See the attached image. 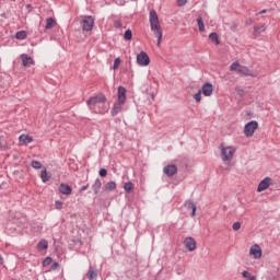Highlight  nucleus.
Listing matches in <instances>:
<instances>
[{"label":"nucleus","instance_id":"f257e3e1","mask_svg":"<svg viewBox=\"0 0 280 280\" xmlns=\"http://www.w3.org/2000/svg\"><path fill=\"white\" fill-rule=\"evenodd\" d=\"M149 23L151 26V32L158 37V45H161L163 38V31H161V23L159 22V14L156 10H151L149 13Z\"/></svg>","mask_w":280,"mask_h":280},{"label":"nucleus","instance_id":"f03ea898","mask_svg":"<svg viewBox=\"0 0 280 280\" xmlns=\"http://www.w3.org/2000/svg\"><path fill=\"white\" fill-rule=\"evenodd\" d=\"M230 71H236V73L243 78H257V73L253 72L248 67L240 65V61H234L230 66Z\"/></svg>","mask_w":280,"mask_h":280},{"label":"nucleus","instance_id":"7ed1b4c3","mask_svg":"<svg viewBox=\"0 0 280 280\" xmlns=\"http://www.w3.org/2000/svg\"><path fill=\"white\" fill-rule=\"evenodd\" d=\"M220 150H221V159L223 162L233 161V154H235L236 152L235 147H224L223 144H221Z\"/></svg>","mask_w":280,"mask_h":280},{"label":"nucleus","instance_id":"20e7f679","mask_svg":"<svg viewBox=\"0 0 280 280\" xmlns=\"http://www.w3.org/2000/svg\"><path fill=\"white\" fill-rule=\"evenodd\" d=\"M106 96L104 94H98L96 96H92L86 101L88 106L93 108V106H97V104H105Z\"/></svg>","mask_w":280,"mask_h":280},{"label":"nucleus","instance_id":"39448f33","mask_svg":"<svg viewBox=\"0 0 280 280\" xmlns=\"http://www.w3.org/2000/svg\"><path fill=\"white\" fill-rule=\"evenodd\" d=\"M259 128V124L256 120H252L245 125L244 135L245 137H253L255 135V130Z\"/></svg>","mask_w":280,"mask_h":280},{"label":"nucleus","instance_id":"423d86ee","mask_svg":"<svg viewBox=\"0 0 280 280\" xmlns=\"http://www.w3.org/2000/svg\"><path fill=\"white\" fill-rule=\"evenodd\" d=\"M95 25V19L93 16L88 15L82 20V30L83 32H91Z\"/></svg>","mask_w":280,"mask_h":280},{"label":"nucleus","instance_id":"0eeeda50","mask_svg":"<svg viewBox=\"0 0 280 280\" xmlns=\"http://www.w3.org/2000/svg\"><path fill=\"white\" fill-rule=\"evenodd\" d=\"M189 160L187 159H183L179 162L178 167L176 168V172H179V174H182V176L179 177V180H183V178H185V174H187L188 170H189Z\"/></svg>","mask_w":280,"mask_h":280},{"label":"nucleus","instance_id":"6e6552de","mask_svg":"<svg viewBox=\"0 0 280 280\" xmlns=\"http://www.w3.org/2000/svg\"><path fill=\"white\" fill-rule=\"evenodd\" d=\"M137 62L140 67H148V65H150V57L148 56V52L141 51L138 54Z\"/></svg>","mask_w":280,"mask_h":280},{"label":"nucleus","instance_id":"1a4fd4ad","mask_svg":"<svg viewBox=\"0 0 280 280\" xmlns=\"http://www.w3.org/2000/svg\"><path fill=\"white\" fill-rule=\"evenodd\" d=\"M184 246L185 248H187V250H189L190 253H194V250H196L197 248L196 240L191 236L186 237L184 240Z\"/></svg>","mask_w":280,"mask_h":280},{"label":"nucleus","instance_id":"9d476101","mask_svg":"<svg viewBox=\"0 0 280 280\" xmlns=\"http://www.w3.org/2000/svg\"><path fill=\"white\" fill-rule=\"evenodd\" d=\"M200 91L206 97H211V95H213V84L207 82L202 85Z\"/></svg>","mask_w":280,"mask_h":280},{"label":"nucleus","instance_id":"9b49d317","mask_svg":"<svg viewBox=\"0 0 280 280\" xmlns=\"http://www.w3.org/2000/svg\"><path fill=\"white\" fill-rule=\"evenodd\" d=\"M272 182V178L270 177H265L258 185L257 187V191L261 192V191H266V189H268V187H270V183Z\"/></svg>","mask_w":280,"mask_h":280},{"label":"nucleus","instance_id":"f8f14e48","mask_svg":"<svg viewBox=\"0 0 280 280\" xmlns=\"http://www.w3.org/2000/svg\"><path fill=\"white\" fill-rule=\"evenodd\" d=\"M163 172L166 176H168V178H172V176L176 175V164L166 165L163 168Z\"/></svg>","mask_w":280,"mask_h":280},{"label":"nucleus","instance_id":"ddd939ff","mask_svg":"<svg viewBox=\"0 0 280 280\" xmlns=\"http://www.w3.org/2000/svg\"><path fill=\"white\" fill-rule=\"evenodd\" d=\"M73 189L68 184H60L59 185V194H62L63 196H71Z\"/></svg>","mask_w":280,"mask_h":280},{"label":"nucleus","instance_id":"4468645a","mask_svg":"<svg viewBox=\"0 0 280 280\" xmlns=\"http://www.w3.org/2000/svg\"><path fill=\"white\" fill-rule=\"evenodd\" d=\"M121 108H124V103L117 101L114 103V106L112 108V117H117L119 113H121Z\"/></svg>","mask_w":280,"mask_h":280},{"label":"nucleus","instance_id":"2eb2a0df","mask_svg":"<svg viewBox=\"0 0 280 280\" xmlns=\"http://www.w3.org/2000/svg\"><path fill=\"white\" fill-rule=\"evenodd\" d=\"M21 60H22L23 67H32V65H34V59L30 57L27 54H22Z\"/></svg>","mask_w":280,"mask_h":280},{"label":"nucleus","instance_id":"dca6fc26","mask_svg":"<svg viewBox=\"0 0 280 280\" xmlns=\"http://www.w3.org/2000/svg\"><path fill=\"white\" fill-rule=\"evenodd\" d=\"M249 254H252L255 259H261V247H259V245H253L249 249Z\"/></svg>","mask_w":280,"mask_h":280},{"label":"nucleus","instance_id":"f3484780","mask_svg":"<svg viewBox=\"0 0 280 280\" xmlns=\"http://www.w3.org/2000/svg\"><path fill=\"white\" fill-rule=\"evenodd\" d=\"M118 102L126 104V88L118 86Z\"/></svg>","mask_w":280,"mask_h":280},{"label":"nucleus","instance_id":"a211bd4d","mask_svg":"<svg viewBox=\"0 0 280 280\" xmlns=\"http://www.w3.org/2000/svg\"><path fill=\"white\" fill-rule=\"evenodd\" d=\"M261 32H266V25H255L254 26V32H253V36H255V38L261 36Z\"/></svg>","mask_w":280,"mask_h":280},{"label":"nucleus","instance_id":"6ab92c4d","mask_svg":"<svg viewBox=\"0 0 280 280\" xmlns=\"http://www.w3.org/2000/svg\"><path fill=\"white\" fill-rule=\"evenodd\" d=\"M19 141L20 143H24V145H27V143H32V141H34V138L28 135H21Z\"/></svg>","mask_w":280,"mask_h":280},{"label":"nucleus","instance_id":"aec40b11","mask_svg":"<svg viewBox=\"0 0 280 280\" xmlns=\"http://www.w3.org/2000/svg\"><path fill=\"white\" fill-rule=\"evenodd\" d=\"M92 189L95 196H97V194H100V189H102V179H95L94 184L92 185Z\"/></svg>","mask_w":280,"mask_h":280},{"label":"nucleus","instance_id":"412c9836","mask_svg":"<svg viewBox=\"0 0 280 280\" xmlns=\"http://www.w3.org/2000/svg\"><path fill=\"white\" fill-rule=\"evenodd\" d=\"M51 178V175L47 173V168H43L40 172V179L44 183H49V179Z\"/></svg>","mask_w":280,"mask_h":280},{"label":"nucleus","instance_id":"4be33fe9","mask_svg":"<svg viewBox=\"0 0 280 280\" xmlns=\"http://www.w3.org/2000/svg\"><path fill=\"white\" fill-rule=\"evenodd\" d=\"M86 277L90 280H95V279H97V271L93 270V267H90L86 272Z\"/></svg>","mask_w":280,"mask_h":280},{"label":"nucleus","instance_id":"5701e85b","mask_svg":"<svg viewBox=\"0 0 280 280\" xmlns=\"http://www.w3.org/2000/svg\"><path fill=\"white\" fill-rule=\"evenodd\" d=\"M115 189H117V183L114 180H110L105 185V191H113Z\"/></svg>","mask_w":280,"mask_h":280},{"label":"nucleus","instance_id":"b1692460","mask_svg":"<svg viewBox=\"0 0 280 280\" xmlns=\"http://www.w3.org/2000/svg\"><path fill=\"white\" fill-rule=\"evenodd\" d=\"M185 207L191 209V217L196 215V203L194 201H186Z\"/></svg>","mask_w":280,"mask_h":280},{"label":"nucleus","instance_id":"393cba45","mask_svg":"<svg viewBox=\"0 0 280 280\" xmlns=\"http://www.w3.org/2000/svg\"><path fill=\"white\" fill-rule=\"evenodd\" d=\"M37 248H39V250H47V248H49V243L45 240H42L38 242Z\"/></svg>","mask_w":280,"mask_h":280},{"label":"nucleus","instance_id":"a878e982","mask_svg":"<svg viewBox=\"0 0 280 280\" xmlns=\"http://www.w3.org/2000/svg\"><path fill=\"white\" fill-rule=\"evenodd\" d=\"M56 25V20L54 18H48L46 20V26L45 30H51Z\"/></svg>","mask_w":280,"mask_h":280},{"label":"nucleus","instance_id":"bb28decb","mask_svg":"<svg viewBox=\"0 0 280 280\" xmlns=\"http://www.w3.org/2000/svg\"><path fill=\"white\" fill-rule=\"evenodd\" d=\"M15 38L18 40H25V38H27V32L25 31H19L16 34H15Z\"/></svg>","mask_w":280,"mask_h":280},{"label":"nucleus","instance_id":"cd10ccee","mask_svg":"<svg viewBox=\"0 0 280 280\" xmlns=\"http://www.w3.org/2000/svg\"><path fill=\"white\" fill-rule=\"evenodd\" d=\"M209 40H211V43H214L215 45H220V38L218 37V33H211L209 35Z\"/></svg>","mask_w":280,"mask_h":280},{"label":"nucleus","instance_id":"c85d7f7f","mask_svg":"<svg viewBox=\"0 0 280 280\" xmlns=\"http://www.w3.org/2000/svg\"><path fill=\"white\" fill-rule=\"evenodd\" d=\"M124 189L127 191V194H130V191L135 189V184H132V182H127L124 185Z\"/></svg>","mask_w":280,"mask_h":280},{"label":"nucleus","instance_id":"c756f323","mask_svg":"<svg viewBox=\"0 0 280 280\" xmlns=\"http://www.w3.org/2000/svg\"><path fill=\"white\" fill-rule=\"evenodd\" d=\"M31 167H33V170H40L43 167V164L40 163V161L33 160L31 162Z\"/></svg>","mask_w":280,"mask_h":280},{"label":"nucleus","instance_id":"7c9ffc66","mask_svg":"<svg viewBox=\"0 0 280 280\" xmlns=\"http://www.w3.org/2000/svg\"><path fill=\"white\" fill-rule=\"evenodd\" d=\"M197 23H198L199 32H205V23L202 22L201 16L197 18Z\"/></svg>","mask_w":280,"mask_h":280},{"label":"nucleus","instance_id":"2f4dec72","mask_svg":"<svg viewBox=\"0 0 280 280\" xmlns=\"http://www.w3.org/2000/svg\"><path fill=\"white\" fill-rule=\"evenodd\" d=\"M125 40H132V31L128 28L124 34Z\"/></svg>","mask_w":280,"mask_h":280},{"label":"nucleus","instance_id":"473e14b6","mask_svg":"<svg viewBox=\"0 0 280 280\" xmlns=\"http://www.w3.org/2000/svg\"><path fill=\"white\" fill-rule=\"evenodd\" d=\"M194 100H196V102H201V100H202V90H199V92H197L194 95Z\"/></svg>","mask_w":280,"mask_h":280},{"label":"nucleus","instance_id":"72a5a7b5","mask_svg":"<svg viewBox=\"0 0 280 280\" xmlns=\"http://www.w3.org/2000/svg\"><path fill=\"white\" fill-rule=\"evenodd\" d=\"M119 65H121V59L118 57L114 60V66H113V69L114 70H117L119 69Z\"/></svg>","mask_w":280,"mask_h":280},{"label":"nucleus","instance_id":"f704fd0d","mask_svg":"<svg viewBox=\"0 0 280 280\" xmlns=\"http://www.w3.org/2000/svg\"><path fill=\"white\" fill-rule=\"evenodd\" d=\"M98 174L101 178H106V176L108 175V171L106 168H101Z\"/></svg>","mask_w":280,"mask_h":280},{"label":"nucleus","instance_id":"c9c22d12","mask_svg":"<svg viewBox=\"0 0 280 280\" xmlns=\"http://www.w3.org/2000/svg\"><path fill=\"white\" fill-rule=\"evenodd\" d=\"M51 261H54V259L51 257H46L43 261V266L46 267V266H50Z\"/></svg>","mask_w":280,"mask_h":280},{"label":"nucleus","instance_id":"e433bc0d","mask_svg":"<svg viewBox=\"0 0 280 280\" xmlns=\"http://www.w3.org/2000/svg\"><path fill=\"white\" fill-rule=\"evenodd\" d=\"M232 229L233 231H240V229H242V223L240 221L233 223Z\"/></svg>","mask_w":280,"mask_h":280},{"label":"nucleus","instance_id":"4c0bfd02","mask_svg":"<svg viewBox=\"0 0 280 280\" xmlns=\"http://www.w3.org/2000/svg\"><path fill=\"white\" fill-rule=\"evenodd\" d=\"M114 26H115L117 30L121 28V26H122L121 20H120V19L114 20Z\"/></svg>","mask_w":280,"mask_h":280},{"label":"nucleus","instance_id":"58836bf2","mask_svg":"<svg viewBox=\"0 0 280 280\" xmlns=\"http://www.w3.org/2000/svg\"><path fill=\"white\" fill-rule=\"evenodd\" d=\"M235 91L241 97H244V95H246V92L241 88H235Z\"/></svg>","mask_w":280,"mask_h":280},{"label":"nucleus","instance_id":"ea45409f","mask_svg":"<svg viewBox=\"0 0 280 280\" xmlns=\"http://www.w3.org/2000/svg\"><path fill=\"white\" fill-rule=\"evenodd\" d=\"M189 0H177L178 8H183L184 5H187Z\"/></svg>","mask_w":280,"mask_h":280},{"label":"nucleus","instance_id":"a19ab883","mask_svg":"<svg viewBox=\"0 0 280 280\" xmlns=\"http://www.w3.org/2000/svg\"><path fill=\"white\" fill-rule=\"evenodd\" d=\"M242 277H243L244 279H250V277H253V276H250V272H248V271H243V272H242Z\"/></svg>","mask_w":280,"mask_h":280},{"label":"nucleus","instance_id":"79ce46f5","mask_svg":"<svg viewBox=\"0 0 280 280\" xmlns=\"http://www.w3.org/2000/svg\"><path fill=\"white\" fill-rule=\"evenodd\" d=\"M55 207H56V209H62V201H55Z\"/></svg>","mask_w":280,"mask_h":280},{"label":"nucleus","instance_id":"37998d69","mask_svg":"<svg viewBox=\"0 0 280 280\" xmlns=\"http://www.w3.org/2000/svg\"><path fill=\"white\" fill-rule=\"evenodd\" d=\"M60 266V264H58V262H54L52 265H51V270H56L58 267Z\"/></svg>","mask_w":280,"mask_h":280},{"label":"nucleus","instance_id":"c03bdc74","mask_svg":"<svg viewBox=\"0 0 280 280\" xmlns=\"http://www.w3.org/2000/svg\"><path fill=\"white\" fill-rule=\"evenodd\" d=\"M3 138L0 137V150H5V147L3 145Z\"/></svg>","mask_w":280,"mask_h":280},{"label":"nucleus","instance_id":"a18cd8bd","mask_svg":"<svg viewBox=\"0 0 280 280\" xmlns=\"http://www.w3.org/2000/svg\"><path fill=\"white\" fill-rule=\"evenodd\" d=\"M89 189V184L84 185L81 187L80 191H86Z\"/></svg>","mask_w":280,"mask_h":280},{"label":"nucleus","instance_id":"49530a36","mask_svg":"<svg viewBox=\"0 0 280 280\" xmlns=\"http://www.w3.org/2000/svg\"><path fill=\"white\" fill-rule=\"evenodd\" d=\"M183 272H185V269L177 270V275H183Z\"/></svg>","mask_w":280,"mask_h":280},{"label":"nucleus","instance_id":"de8ad7c7","mask_svg":"<svg viewBox=\"0 0 280 280\" xmlns=\"http://www.w3.org/2000/svg\"><path fill=\"white\" fill-rule=\"evenodd\" d=\"M0 266H3V256L0 255Z\"/></svg>","mask_w":280,"mask_h":280},{"label":"nucleus","instance_id":"09e8293b","mask_svg":"<svg viewBox=\"0 0 280 280\" xmlns=\"http://www.w3.org/2000/svg\"><path fill=\"white\" fill-rule=\"evenodd\" d=\"M249 280H257V276H252Z\"/></svg>","mask_w":280,"mask_h":280},{"label":"nucleus","instance_id":"8fccbe9b","mask_svg":"<svg viewBox=\"0 0 280 280\" xmlns=\"http://www.w3.org/2000/svg\"><path fill=\"white\" fill-rule=\"evenodd\" d=\"M266 10L260 11L258 14H266Z\"/></svg>","mask_w":280,"mask_h":280}]
</instances>
